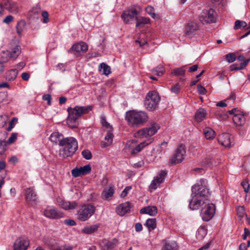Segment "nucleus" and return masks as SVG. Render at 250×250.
<instances>
[{
	"label": "nucleus",
	"mask_w": 250,
	"mask_h": 250,
	"mask_svg": "<svg viewBox=\"0 0 250 250\" xmlns=\"http://www.w3.org/2000/svg\"><path fill=\"white\" fill-rule=\"evenodd\" d=\"M200 183H197L192 187L191 199L189 203V207L192 210L202 208L210 196V192L205 185L206 181L201 180Z\"/></svg>",
	"instance_id": "obj_1"
},
{
	"label": "nucleus",
	"mask_w": 250,
	"mask_h": 250,
	"mask_svg": "<svg viewBox=\"0 0 250 250\" xmlns=\"http://www.w3.org/2000/svg\"><path fill=\"white\" fill-rule=\"evenodd\" d=\"M59 145L61 146L59 154L63 159L72 157L78 148V142L72 137L63 138Z\"/></svg>",
	"instance_id": "obj_2"
},
{
	"label": "nucleus",
	"mask_w": 250,
	"mask_h": 250,
	"mask_svg": "<svg viewBox=\"0 0 250 250\" xmlns=\"http://www.w3.org/2000/svg\"><path fill=\"white\" fill-rule=\"evenodd\" d=\"M92 109L91 105L85 106H75L74 107H68V116L67 124L71 128H76L78 125V120L83 115L89 113Z\"/></svg>",
	"instance_id": "obj_3"
},
{
	"label": "nucleus",
	"mask_w": 250,
	"mask_h": 250,
	"mask_svg": "<svg viewBox=\"0 0 250 250\" xmlns=\"http://www.w3.org/2000/svg\"><path fill=\"white\" fill-rule=\"evenodd\" d=\"M148 119L147 114L142 111H129L126 112L125 120L128 124L132 127H138L144 125Z\"/></svg>",
	"instance_id": "obj_4"
},
{
	"label": "nucleus",
	"mask_w": 250,
	"mask_h": 250,
	"mask_svg": "<svg viewBox=\"0 0 250 250\" xmlns=\"http://www.w3.org/2000/svg\"><path fill=\"white\" fill-rule=\"evenodd\" d=\"M96 207L91 204L82 206L77 212V219L82 222L88 220L95 212Z\"/></svg>",
	"instance_id": "obj_5"
},
{
	"label": "nucleus",
	"mask_w": 250,
	"mask_h": 250,
	"mask_svg": "<svg viewBox=\"0 0 250 250\" xmlns=\"http://www.w3.org/2000/svg\"><path fill=\"white\" fill-rule=\"evenodd\" d=\"M160 101V97L158 93L154 91H150L146 96L145 104L148 110L152 111L158 106Z\"/></svg>",
	"instance_id": "obj_6"
},
{
	"label": "nucleus",
	"mask_w": 250,
	"mask_h": 250,
	"mask_svg": "<svg viewBox=\"0 0 250 250\" xmlns=\"http://www.w3.org/2000/svg\"><path fill=\"white\" fill-rule=\"evenodd\" d=\"M159 128V125L154 123L149 127H145L137 131L134 133V136L138 138L150 137L156 134Z\"/></svg>",
	"instance_id": "obj_7"
},
{
	"label": "nucleus",
	"mask_w": 250,
	"mask_h": 250,
	"mask_svg": "<svg viewBox=\"0 0 250 250\" xmlns=\"http://www.w3.org/2000/svg\"><path fill=\"white\" fill-rule=\"evenodd\" d=\"M215 212V205L210 203L209 198L207 203H205L201 210V215L204 221L210 220L213 216Z\"/></svg>",
	"instance_id": "obj_8"
},
{
	"label": "nucleus",
	"mask_w": 250,
	"mask_h": 250,
	"mask_svg": "<svg viewBox=\"0 0 250 250\" xmlns=\"http://www.w3.org/2000/svg\"><path fill=\"white\" fill-rule=\"evenodd\" d=\"M186 153L185 146L179 145L174 154L170 158L169 163L171 164H177L181 163L184 159Z\"/></svg>",
	"instance_id": "obj_9"
},
{
	"label": "nucleus",
	"mask_w": 250,
	"mask_h": 250,
	"mask_svg": "<svg viewBox=\"0 0 250 250\" xmlns=\"http://www.w3.org/2000/svg\"><path fill=\"white\" fill-rule=\"evenodd\" d=\"M139 12L135 8L125 10L121 15V18L126 24H132L137 19Z\"/></svg>",
	"instance_id": "obj_10"
},
{
	"label": "nucleus",
	"mask_w": 250,
	"mask_h": 250,
	"mask_svg": "<svg viewBox=\"0 0 250 250\" xmlns=\"http://www.w3.org/2000/svg\"><path fill=\"white\" fill-rule=\"evenodd\" d=\"M216 19V13L212 8L203 10L200 16V21L207 23L215 22Z\"/></svg>",
	"instance_id": "obj_11"
},
{
	"label": "nucleus",
	"mask_w": 250,
	"mask_h": 250,
	"mask_svg": "<svg viewBox=\"0 0 250 250\" xmlns=\"http://www.w3.org/2000/svg\"><path fill=\"white\" fill-rule=\"evenodd\" d=\"M43 214L51 219H58L63 217V213L53 206H48L43 210Z\"/></svg>",
	"instance_id": "obj_12"
},
{
	"label": "nucleus",
	"mask_w": 250,
	"mask_h": 250,
	"mask_svg": "<svg viewBox=\"0 0 250 250\" xmlns=\"http://www.w3.org/2000/svg\"><path fill=\"white\" fill-rule=\"evenodd\" d=\"M24 198L28 204L34 205L36 204L38 197L33 187H30L24 189Z\"/></svg>",
	"instance_id": "obj_13"
},
{
	"label": "nucleus",
	"mask_w": 250,
	"mask_h": 250,
	"mask_svg": "<svg viewBox=\"0 0 250 250\" xmlns=\"http://www.w3.org/2000/svg\"><path fill=\"white\" fill-rule=\"evenodd\" d=\"M3 6L6 10L13 14H17L21 11L19 4L13 0H3Z\"/></svg>",
	"instance_id": "obj_14"
},
{
	"label": "nucleus",
	"mask_w": 250,
	"mask_h": 250,
	"mask_svg": "<svg viewBox=\"0 0 250 250\" xmlns=\"http://www.w3.org/2000/svg\"><path fill=\"white\" fill-rule=\"evenodd\" d=\"M30 245L29 239L25 237H21L16 239L14 246V250H27Z\"/></svg>",
	"instance_id": "obj_15"
},
{
	"label": "nucleus",
	"mask_w": 250,
	"mask_h": 250,
	"mask_svg": "<svg viewBox=\"0 0 250 250\" xmlns=\"http://www.w3.org/2000/svg\"><path fill=\"white\" fill-rule=\"evenodd\" d=\"M166 175L167 173L166 171H161L154 178V179L152 181L149 186V188L153 190H155L163 182Z\"/></svg>",
	"instance_id": "obj_16"
},
{
	"label": "nucleus",
	"mask_w": 250,
	"mask_h": 250,
	"mask_svg": "<svg viewBox=\"0 0 250 250\" xmlns=\"http://www.w3.org/2000/svg\"><path fill=\"white\" fill-rule=\"evenodd\" d=\"M91 168L89 165H85L79 168H75L71 170L72 175L74 177H78L86 175L90 173Z\"/></svg>",
	"instance_id": "obj_17"
},
{
	"label": "nucleus",
	"mask_w": 250,
	"mask_h": 250,
	"mask_svg": "<svg viewBox=\"0 0 250 250\" xmlns=\"http://www.w3.org/2000/svg\"><path fill=\"white\" fill-rule=\"evenodd\" d=\"M131 208V203L129 202H125L118 206L116 211L120 216H124L130 212Z\"/></svg>",
	"instance_id": "obj_18"
},
{
	"label": "nucleus",
	"mask_w": 250,
	"mask_h": 250,
	"mask_svg": "<svg viewBox=\"0 0 250 250\" xmlns=\"http://www.w3.org/2000/svg\"><path fill=\"white\" fill-rule=\"evenodd\" d=\"M57 202L58 205L63 209L65 210H70L75 208L78 204L75 201L69 202L65 201L62 200L60 198H58L57 199Z\"/></svg>",
	"instance_id": "obj_19"
},
{
	"label": "nucleus",
	"mask_w": 250,
	"mask_h": 250,
	"mask_svg": "<svg viewBox=\"0 0 250 250\" xmlns=\"http://www.w3.org/2000/svg\"><path fill=\"white\" fill-rule=\"evenodd\" d=\"M218 141L225 147H229L230 146V136L229 133H223L219 135Z\"/></svg>",
	"instance_id": "obj_20"
},
{
	"label": "nucleus",
	"mask_w": 250,
	"mask_h": 250,
	"mask_svg": "<svg viewBox=\"0 0 250 250\" xmlns=\"http://www.w3.org/2000/svg\"><path fill=\"white\" fill-rule=\"evenodd\" d=\"M114 193V188L113 187L105 188L101 193V197L104 200L109 201L113 197Z\"/></svg>",
	"instance_id": "obj_21"
},
{
	"label": "nucleus",
	"mask_w": 250,
	"mask_h": 250,
	"mask_svg": "<svg viewBox=\"0 0 250 250\" xmlns=\"http://www.w3.org/2000/svg\"><path fill=\"white\" fill-rule=\"evenodd\" d=\"M141 214H147L150 216H154L158 213V209L155 206H149L141 208L140 210Z\"/></svg>",
	"instance_id": "obj_22"
},
{
	"label": "nucleus",
	"mask_w": 250,
	"mask_h": 250,
	"mask_svg": "<svg viewBox=\"0 0 250 250\" xmlns=\"http://www.w3.org/2000/svg\"><path fill=\"white\" fill-rule=\"evenodd\" d=\"M71 49L77 53H85L88 50V45L83 42H80L74 44Z\"/></svg>",
	"instance_id": "obj_23"
},
{
	"label": "nucleus",
	"mask_w": 250,
	"mask_h": 250,
	"mask_svg": "<svg viewBox=\"0 0 250 250\" xmlns=\"http://www.w3.org/2000/svg\"><path fill=\"white\" fill-rule=\"evenodd\" d=\"M198 29V26L195 22H189L186 26L185 33L188 36L193 35Z\"/></svg>",
	"instance_id": "obj_24"
},
{
	"label": "nucleus",
	"mask_w": 250,
	"mask_h": 250,
	"mask_svg": "<svg viewBox=\"0 0 250 250\" xmlns=\"http://www.w3.org/2000/svg\"><path fill=\"white\" fill-rule=\"evenodd\" d=\"M153 141L152 138H150L146 141L141 143L138 145L131 151L132 154H136L140 152L145 147L151 144Z\"/></svg>",
	"instance_id": "obj_25"
},
{
	"label": "nucleus",
	"mask_w": 250,
	"mask_h": 250,
	"mask_svg": "<svg viewBox=\"0 0 250 250\" xmlns=\"http://www.w3.org/2000/svg\"><path fill=\"white\" fill-rule=\"evenodd\" d=\"M234 123L237 126H242L244 125L246 119L244 115L240 113L235 114L233 117Z\"/></svg>",
	"instance_id": "obj_26"
},
{
	"label": "nucleus",
	"mask_w": 250,
	"mask_h": 250,
	"mask_svg": "<svg viewBox=\"0 0 250 250\" xmlns=\"http://www.w3.org/2000/svg\"><path fill=\"white\" fill-rule=\"evenodd\" d=\"M207 113L206 110L200 108L197 110L195 114V120L197 122H201L206 119Z\"/></svg>",
	"instance_id": "obj_27"
},
{
	"label": "nucleus",
	"mask_w": 250,
	"mask_h": 250,
	"mask_svg": "<svg viewBox=\"0 0 250 250\" xmlns=\"http://www.w3.org/2000/svg\"><path fill=\"white\" fill-rule=\"evenodd\" d=\"M113 134L111 131H107L106 136L104 137L105 142H101V146L105 147L111 145L113 142Z\"/></svg>",
	"instance_id": "obj_28"
},
{
	"label": "nucleus",
	"mask_w": 250,
	"mask_h": 250,
	"mask_svg": "<svg viewBox=\"0 0 250 250\" xmlns=\"http://www.w3.org/2000/svg\"><path fill=\"white\" fill-rule=\"evenodd\" d=\"M63 138L62 135L58 132H53L49 137L50 141L55 144L60 143Z\"/></svg>",
	"instance_id": "obj_29"
},
{
	"label": "nucleus",
	"mask_w": 250,
	"mask_h": 250,
	"mask_svg": "<svg viewBox=\"0 0 250 250\" xmlns=\"http://www.w3.org/2000/svg\"><path fill=\"white\" fill-rule=\"evenodd\" d=\"M99 228V224H95L90 226H86L82 229V232L85 234H90L97 231Z\"/></svg>",
	"instance_id": "obj_30"
},
{
	"label": "nucleus",
	"mask_w": 250,
	"mask_h": 250,
	"mask_svg": "<svg viewBox=\"0 0 250 250\" xmlns=\"http://www.w3.org/2000/svg\"><path fill=\"white\" fill-rule=\"evenodd\" d=\"M18 71L16 69H12L8 71L5 73V77L7 80L9 81L14 80L17 76Z\"/></svg>",
	"instance_id": "obj_31"
},
{
	"label": "nucleus",
	"mask_w": 250,
	"mask_h": 250,
	"mask_svg": "<svg viewBox=\"0 0 250 250\" xmlns=\"http://www.w3.org/2000/svg\"><path fill=\"white\" fill-rule=\"evenodd\" d=\"M10 52V56L13 60L16 59L21 53V47L18 45H16L12 49Z\"/></svg>",
	"instance_id": "obj_32"
},
{
	"label": "nucleus",
	"mask_w": 250,
	"mask_h": 250,
	"mask_svg": "<svg viewBox=\"0 0 250 250\" xmlns=\"http://www.w3.org/2000/svg\"><path fill=\"white\" fill-rule=\"evenodd\" d=\"M136 21V27H138L141 26L143 25L149 23L150 19L148 18H145L144 17H138V16H137Z\"/></svg>",
	"instance_id": "obj_33"
},
{
	"label": "nucleus",
	"mask_w": 250,
	"mask_h": 250,
	"mask_svg": "<svg viewBox=\"0 0 250 250\" xmlns=\"http://www.w3.org/2000/svg\"><path fill=\"white\" fill-rule=\"evenodd\" d=\"M162 250H177V245L175 241H167L166 242Z\"/></svg>",
	"instance_id": "obj_34"
},
{
	"label": "nucleus",
	"mask_w": 250,
	"mask_h": 250,
	"mask_svg": "<svg viewBox=\"0 0 250 250\" xmlns=\"http://www.w3.org/2000/svg\"><path fill=\"white\" fill-rule=\"evenodd\" d=\"M99 70L102 72L103 74L108 75L111 73V68L109 66L104 62H102L99 66Z\"/></svg>",
	"instance_id": "obj_35"
},
{
	"label": "nucleus",
	"mask_w": 250,
	"mask_h": 250,
	"mask_svg": "<svg viewBox=\"0 0 250 250\" xmlns=\"http://www.w3.org/2000/svg\"><path fill=\"white\" fill-rule=\"evenodd\" d=\"M205 137L208 140H211L214 138L215 131L210 127H206L204 129Z\"/></svg>",
	"instance_id": "obj_36"
},
{
	"label": "nucleus",
	"mask_w": 250,
	"mask_h": 250,
	"mask_svg": "<svg viewBox=\"0 0 250 250\" xmlns=\"http://www.w3.org/2000/svg\"><path fill=\"white\" fill-rule=\"evenodd\" d=\"M146 225L149 231L154 229L156 228V219H148L146 221Z\"/></svg>",
	"instance_id": "obj_37"
},
{
	"label": "nucleus",
	"mask_w": 250,
	"mask_h": 250,
	"mask_svg": "<svg viewBox=\"0 0 250 250\" xmlns=\"http://www.w3.org/2000/svg\"><path fill=\"white\" fill-rule=\"evenodd\" d=\"M165 71V67L162 65H159L155 68L153 69L151 71L155 75L158 76H161L163 75Z\"/></svg>",
	"instance_id": "obj_38"
},
{
	"label": "nucleus",
	"mask_w": 250,
	"mask_h": 250,
	"mask_svg": "<svg viewBox=\"0 0 250 250\" xmlns=\"http://www.w3.org/2000/svg\"><path fill=\"white\" fill-rule=\"evenodd\" d=\"M117 243L118 241L116 239L107 242L104 246V250H112L116 246Z\"/></svg>",
	"instance_id": "obj_39"
},
{
	"label": "nucleus",
	"mask_w": 250,
	"mask_h": 250,
	"mask_svg": "<svg viewBox=\"0 0 250 250\" xmlns=\"http://www.w3.org/2000/svg\"><path fill=\"white\" fill-rule=\"evenodd\" d=\"M10 52L9 50L3 51L0 54V59L3 62H6L12 59L10 56Z\"/></svg>",
	"instance_id": "obj_40"
},
{
	"label": "nucleus",
	"mask_w": 250,
	"mask_h": 250,
	"mask_svg": "<svg viewBox=\"0 0 250 250\" xmlns=\"http://www.w3.org/2000/svg\"><path fill=\"white\" fill-rule=\"evenodd\" d=\"M247 24L245 21L237 20L235 22L234 29L235 30L238 29H244L247 27Z\"/></svg>",
	"instance_id": "obj_41"
},
{
	"label": "nucleus",
	"mask_w": 250,
	"mask_h": 250,
	"mask_svg": "<svg viewBox=\"0 0 250 250\" xmlns=\"http://www.w3.org/2000/svg\"><path fill=\"white\" fill-rule=\"evenodd\" d=\"M25 22L23 21H21L19 22H18L16 26V29L17 33L19 35L21 34L22 31H23L25 26Z\"/></svg>",
	"instance_id": "obj_42"
},
{
	"label": "nucleus",
	"mask_w": 250,
	"mask_h": 250,
	"mask_svg": "<svg viewBox=\"0 0 250 250\" xmlns=\"http://www.w3.org/2000/svg\"><path fill=\"white\" fill-rule=\"evenodd\" d=\"M146 13L149 14L153 19H155L158 18V16L154 12V9L153 7L151 6H147L146 8Z\"/></svg>",
	"instance_id": "obj_43"
},
{
	"label": "nucleus",
	"mask_w": 250,
	"mask_h": 250,
	"mask_svg": "<svg viewBox=\"0 0 250 250\" xmlns=\"http://www.w3.org/2000/svg\"><path fill=\"white\" fill-rule=\"evenodd\" d=\"M101 123L103 127H104L108 129V131H112V127L110 124L106 122V119L104 117H102L101 120Z\"/></svg>",
	"instance_id": "obj_44"
},
{
	"label": "nucleus",
	"mask_w": 250,
	"mask_h": 250,
	"mask_svg": "<svg viewBox=\"0 0 250 250\" xmlns=\"http://www.w3.org/2000/svg\"><path fill=\"white\" fill-rule=\"evenodd\" d=\"M185 70L182 67L175 68L172 72L171 74L176 76H183L184 75Z\"/></svg>",
	"instance_id": "obj_45"
},
{
	"label": "nucleus",
	"mask_w": 250,
	"mask_h": 250,
	"mask_svg": "<svg viewBox=\"0 0 250 250\" xmlns=\"http://www.w3.org/2000/svg\"><path fill=\"white\" fill-rule=\"evenodd\" d=\"M82 155L86 160H90L92 158V154L88 149H84L82 151Z\"/></svg>",
	"instance_id": "obj_46"
},
{
	"label": "nucleus",
	"mask_w": 250,
	"mask_h": 250,
	"mask_svg": "<svg viewBox=\"0 0 250 250\" xmlns=\"http://www.w3.org/2000/svg\"><path fill=\"white\" fill-rule=\"evenodd\" d=\"M226 59L229 62H232L236 60V55L233 53H229L226 55Z\"/></svg>",
	"instance_id": "obj_47"
},
{
	"label": "nucleus",
	"mask_w": 250,
	"mask_h": 250,
	"mask_svg": "<svg viewBox=\"0 0 250 250\" xmlns=\"http://www.w3.org/2000/svg\"><path fill=\"white\" fill-rule=\"evenodd\" d=\"M131 187L128 186V187H125V189L122 191V192L120 194V197L121 198L125 197L127 195V194H128L129 191L131 190Z\"/></svg>",
	"instance_id": "obj_48"
},
{
	"label": "nucleus",
	"mask_w": 250,
	"mask_h": 250,
	"mask_svg": "<svg viewBox=\"0 0 250 250\" xmlns=\"http://www.w3.org/2000/svg\"><path fill=\"white\" fill-rule=\"evenodd\" d=\"M14 20V17L12 15H8L6 16L3 20V22L6 24H9V23L13 21Z\"/></svg>",
	"instance_id": "obj_49"
},
{
	"label": "nucleus",
	"mask_w": 250,
	"mask_h": 250,
	"mask_svg": "<svg viewBox=\"0 0 250 250\" xmlns=\"http://www.w3.org/2000/svg\"><path fill=\"white\" fill-rule=\"evenodd\" d=\"M17 133H13L8 140V143L12 144L16 141V140L17 139Z\"/></svg>",
	"instance_id": "obj_50"
},
{
	"label": "nucleus",
	"mask_w": 250,
	"mask_h": 250,
	"mask_svg": "<svg viewBox=\"0 0 250 250\" xmlns=\"http://www.w3.org/2000/svg\"><path fill=\"white\" fill-rule=\"evenodd\" d=\"M180 85L178 83H177L171 87V91L174 93L178 94L180 91Z\"/></svg>",
	"instance_id": "obj_51"
},
{
	"label": "nucleus",
	"mask_w": 250,
	"mask_h": 250,
	"mask_svg": "<svg viewBox=\"0 0 250 250\" xmlns=\"http://www.w3.org/2000/svg\"><path fill=\"white\" fill-rule=\"evenodd\" d=\"M44 23H47L49 21L48 13L46 11H43L42 13Z\"/></svg>",
	"instance_id": "obj_52"
},
{
	"label": "nucleus",
	"mask_w": 250,
	"mask_h": 250,
	"mask_svg": "<svg viewBox=\"0 0 250 250\" xmlns=\"http://www.w3.org/2000/svg\"><path fill=\"white\" fill-rule=\"evenodd\" d=\"M197 88H198V93L200 94L204 95L207 92V90L205 89V88L204 87H203L202 85H201V84H199L197 86Z\"/></svg>",
	"instance_id": "obj_53"
},
{
	"label": "nucleus",
	"mask_w": 250,
	"mask_h": 250,
	"mask_svg": "<svg viewBox=\"0 0 250 250\" xmlns=\"http://www.w3.org/2000/svg\"><path fill=\"white\" fill-rule=\"evenodd\" d=\"M64 223L65 224L70 226H74L76 224L75 221L71 219H66L64 221Z\"/></svg>",
	"instance_id": "obj_54"
},
{
	"label": "nucleus",
	"mask_w": 250,
	"mask_h": 250,
	"mask_svg": "<svg viewBox=\"0 0 250 250\" xmlns=\"http://www.w3.org/2000/svg\"><path fill=\"white\" fill-rule=\"evenodd\" d=\"M249 62L250 60H246L244 62L241 63L238 66L239 70H241L245 68Z\"/></svg>",
	"instance_id": "obj_55"
},
{
	"label": "nucleus",
	"mask_w": 250,
	"mask_h": 250,
	"mask_svg": "<svg viewBox=\"0 0 250 250\" xmlns=\"http://www.w3.org/2000/svg\"><path fill=\"white\" fill-rule=\"evenodd\" d=\"M42 99L44 101H47V104L50 105L51 104V97L49 94H45L42 96Z\"/></svg>",
	"instance_id": "obj_56"
},
{
	"label": "nucleus",
	"mask_w": 250,
	"mask_h": 250,
	"mask_svg": "<svg viewBox=\"0 0 250 250\" xmlns=\"http://www.w3.org/2000/svg\"><path fill=\"white\" fill-rule=\"evenodd\" d=\"M5 150V143L0 140V154L3 153Z\"/></svg>",
	"instance_id": "obj_57"
},
{
	"label": "nucleus",
	"mask_w": 250,
	"mask_h": 250,
	"mask_svg": "<svg viewBox=\"0 0 250 250\" xmlns=\"http://www.w3.org/2000/svg\"><path fill=\"white\" fill-rule=\"evenodd\" d=\"M29 15L31 18H36L37 16V18H38L39 14L38 11L35 10H33L29 12Z\"/></svg>",
	"instance_id": "obj_58"
},
{
	"label": "nucleus",
	"mask_w": 250,
	"mask_h": 250,
	"mask_svg": "<svg viewBox=\"0 0 250 250\" xmlns=\"http://www.w3.org/2000/svg\"><path fill=\"white\" fill-rule=\"evenodd\" d=\"M30 78V75L27 72H23L21 74V78L23 80L27 81L29 80Z\"/></svg>",
	"instance_id": "obj_59"
},
{
	"label": "nucleus",
	"mask_w": 250,
	"mask_h": 250,
	"mask_svg": "<svg viewBox=\"0 0 250 250\" xmlns=\"http://www.w3.org/2000/svg\"><path fill=\"white\" fill-rule=\"evenodd\" d=\"M241 185L244 188L245 192L246 191L247 187L249 185V182L247 180H243L241 182Z\"/></svg>",
	"instance_id": "obj_60"
},
{
	"label": "nucleus",
	"mask_w": 250,
	"mask_h": 250,
	"mask_svg": "<svg viewBox=\"0 0 250 250\" xmlns=\"http://www.w3.org/2000/svg\"><path fill=\"white\" fill-rule=\"evenodd\" d=\"M135 228L136 231L140 232L142 230V225L140 223H136L135 226Z\"/></svg>",
	"instance_id": "obj_61"
},
{
	"label": "nucleus",
	"mask_w": 250,
	"mask_h": 250,
	"mask_svg": "<svg viewBox=\"0 0 250 250\" xmlns=\"http://www.w3.org/2000/svg\"><path fill=\"white\" fill-rule=\"evenodd\" d=\"M198 68V65L194 64V65L189 67L188 71L190 72H195V71H196L197 70Z\"/></svg>",
	"instance_id": "obj_62"
},
{
	"label": "nucleus",
	"mask_w": 250,
	"mask_h": 250,
	"mask_svg": "<svg viewBox=\"0 0 250 250\" xmlns=\"http://www.w3.org/2000/svg\"><path fill=\"white\" fill-rule=\"evenodd\" d=\"M231 71L239 70L238 65L236 63L232 64L230 66Z\"/></svg>",
	"instance_id": "obj_63"
},
{
	"label": "nucleus",
	"mask_w": 250,
	"mask_h": 250,
	"mask_svg": "<svg viewBox=\"0 0 250 250\" xmlns=\"http://www.w3.org/2000/svg\"><path fill=\"white\" fill-rule=\"evenodd\" d=\"M17 122L18 119L16 117H14L10 122L9 125H11L14 127L15 124L17 123Z\"/></svg>",
	"instance_id": "obj_64"
}]
</instances>
